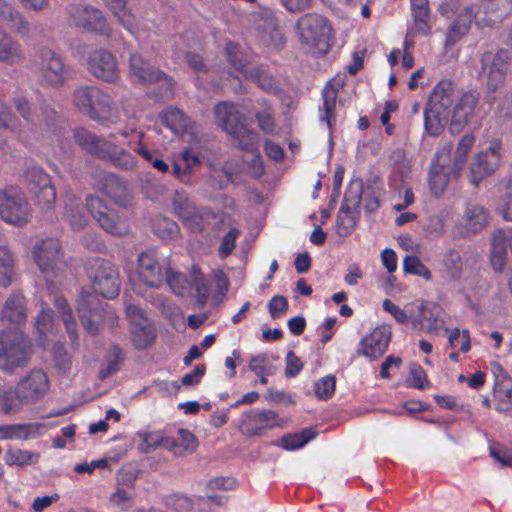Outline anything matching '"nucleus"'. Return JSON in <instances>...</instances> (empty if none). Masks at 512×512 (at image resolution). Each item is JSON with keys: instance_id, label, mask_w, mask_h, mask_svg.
Here are the masks:
<instances>
[{"instance_id": "8", "label": "nucleus", "mask_w": 512, "mask_h": 512, "mask_svg": "<svg viewBox=\"0 0 512 512\" xmlns=\"http://www.w3.org/2000/svg\"><path fill=\"white\" fill-rule=\"evenodd\" d=\"M32 214L24 193L16 187L0 191V217L13 225L28 223Z\"/></svg>"}, {"instance_id": "16", "label": "nucleus", "mask_w": 512, "mask_h": 512, "mask_svg": "<svg viewBox=\"0 0 512 512\" xmlns=\"http://www.w3.org/2000/svg\"><path fill=\"white\" fill-rule=\"evenodd\" d=\"M479 100L480 93L476 90L463 93L457 100L449 116L450 130L453 133L460 132L474 117Z\"/></svg>"}, {"instance_id": "34", "label": "nucleus", "mask_w": 512, "mask_h": 512, "mask_svg": "<svg viewBox=\"0 0 512 512\" xmlns=\"http://www.w3.org/2000/svg\"><path fill=\"white\" fill-rule=\"evenodd\" d=\"M2 320L19 324L26 318V309L24 305V297L20 293L11 294L5 301L2 313Z\"/></svg>"}, {"instance_id": "32", "label": "nucleus", "mask_w": 512, "mask_h": 512, "mask_svg": "<svg viewBox=\"0 0 512 512\" xmlns=\"http://www.w3.org/2000/svg\"><path fill=\"white\" fill-rule=\"evenodd\" d=\"M246 78L257 83L267 93L276 94L281 91L279 81L263 65L250 68L246 72Z\"/></svg>"}, {"instance_id": "43", "label": "nucleus", "mask_w": 512, "mask_h": 512, "mask_svg": "<svg viewBox=\"0 0 512 512\" xmlns=\"http://www.w3.org/2000/svg\"><path fill=\"white\" fill-rule=\"evenodd\" d=\"M323 115L321 120L325 121L329 128L332 126V122L335 121V108L338 91L337 89L328 83L323 89Z\"/></svg>"}, {"instance_id": "46", "label": "nucleus", "mask_w": 512, "mask_h": 512, "mask_svg": "<svg viewBox=\"0 0 512 512\" xmlns=\"http://www.w3.org/2000/svg\"><path fill=\"white\" fill-rule=\"evenodd\" d=\"M34 430L35 425L31 423L0 425V440L28 439Z\"/></svg>"}, {"instance_id": "37", "label": "nucleus", "mask_w": 512, "mask_h": 512, "mask_svg": "<svg viewBox=\"0 0 512 512\" xmlns=\"http://www.w3.org/2000/svg\"><path fill=\"white\" fill-rule=\"evenodd\" d=\"M463 261L460 253L454 249L449 250L443 259L442 277L448 282H454L461 278Z\"/></svg>"}, {"instance_id": "19", "label": "nucleus", "mask_w": 512, "mask_h": 512, "mask_svg": "<svg viewBox=\"0 0 512 512\" xmlns=\"http://www.w3.org/2000/svg\"><path fill=\"white\" fill-rule=\"evenodd\" d=\"M12 103L21 118L32 129L41 127L43 124L48 125L56 114L49 104H42L39 109L33 108L29 100L22 95L14 97Z\"/></svg>"}, {"instance_id": "7", "label": "nucleus", "mask_w": 512, "mask_h": 512, "mask_svg": "<svg viewBox=\"0 0 512 512\" xmlns=\"http://www.w3.org/2000/svg\"><path fill=\"white\" fill-rule=\"evenodd\" d=\"M87 274L92 282L94 293L104 298H114L120 290L119 274L116 267L101 258L92 259L87 265Z\"/></svg>"}, {"instance_id": "40", "label": "nucleus", "mask_w": 512, "mask_h": 512, "mask_svg": "<svg viewBox=\"0 0 512 512\" xmlns=\"http://www.w3.org/2000/svg\"><path fill=\"white\" fill-rule=\"evenodd\" d=\"M24 402L19 398L17 387H0V411L9 414L21 411Z\"/></svg>"}, {"instance_id": "1", "label": "nucleus", "mask_w": 512, "mask_h": 512, "mask_svg": "<svg viewBox=\"0 0 512 512\" xmlns=\"http://www.w3.org/2000/svg\"><path fill=\"white\" fill-rule=\"evenodd\" d=\"M74 107L83 115L100 123L114 124L119 112L112 97L97 86H80L72 93Z\"/></svg>"}, {"instance_id": "39", "label": "nucleus", "mask_w": 512, "mask_h": 512, "mask_svg": "<svg viewBox=\"0 0 512 512\" xmlns=\"http://www.w3.org/2000/svg\"><path fill=\"white\" fill-rule=\"evenodd\" d=\"M488 216L489 212L483 206L469 204L465 212L467 228L473 233L482 230L488 223Z\"/></svg>"}, {"instance_id": "22", "label": "nucleus", "mask_w": 512, "mask_h": 512, "mask_svg": "<svg viewBox=\"0 0 512 512\" xmlns=\"http://www.w3.org/2000/svg\"><path fill=\"white\" fill-rule=\"evenodd\" d=\"M140 279L150 287L159 288L164 281V274L154 250L142 252L137 259Z\"/></svg>"}, {"instance_id": "48", "label": "nucleus", "mask_w": 512, "mask_h": 512, "mask_svg": "<svg viewBox=\"0 0 512 512\" xmlns=\"http://www.w3.org/2000/svg\"><path fill=\"white\" fill-rule=\"evenodd\" d=\"M153 231L161 239L172 240L178 236L179 226L170 218L159 217L153 222Z\"/></svg>"}, {"instance_id": "11", "label": "nucleus", "mask_w": 512, "mask_h": 512, "mask_svg": "<svg viewBox=\"0 0 512 512\" xmlns=\"http://www.w3.org/2000/svg\"><path fill=\"white\" fill-rule=\"evenodd\" d=\"M35 255L39 268L47 276L56 277L66 267L61 244L57 239H46L36 245Z\"/></svg>"}, {"instance_id": "56", "label": "nucleus", "mask_w": 512, "mask_h": 512, "mask_svg": "<svg viewBox=\"0 0 512 512\" xmlns=\"http://www.w3.org/2000/svg\"><path fill=\"white\" fill-rule=\"evenodd\" d=\"M403 269L405 273L423 277L425 280L432 278L431 271L416 256L407 255L403 261Z\"/></svg>"}, {"instance_id": "47", "label": "nucleus", "mask_w": 512, "mask_h": 512, "mask_svg": "<svg viewBox=\"0 0 512 512\" xmlns=\"http://www.w3.org/2000/svg\"><path fill=\"white\" fill-rule=\"evenodd\" d=\"M123 359L124 355L121 348L118 346L111 347L106 364L99 370V378L104 380L115 374L120 369Z\"/></svg>"}, {"instance_id": "26", "label": "nucleus", "mask_w": 512, "mask_h": 512, "mask_svg": "<svg viewBox=\"0 0 512 512\" xmlns=\"http://www.w3.org/2000/svg\"><path fill=\"white\" fill-rule=\"evenodd\" d=\"M74 139L83 150L100 159L108 155V149L112 147L111 141L98 137L96 134L84 128L75 130Z\"/></svg>"}, {"instance_id": "18", "label": "nucleus", "mask_w": 512, "mask_h": 512, "mask_svg": "<svg viewBox=\"0 0 512 512\" xmlns=\"http://www.w3.org/2000/svg\"><path fill=\"white\" fill-rule=\"evenodd\" d=\"M69 22L88 31L106 33L107 27L100 10L84 5H70L68 8Z\"/></svg>"}, {"instance_id": "6", "label": "nucleus", "mask_w": 512, "mask_h": 512, "mask_svg": "<svg viewBox=\"0 0 512 512\" xmlns=\"http://www.w3.org/2000/svg\"><path fill=\"white\" fill-rule=\"evenodd\" d=\"M30 357V343L20 331L14 329L0 333V367L8 372L23 367Z\"/></svg>"}, {"instance_id": "30", "label": "nucleus", "mask_w": 512, "mask_h": 512, "mask_svg": "<svg viewBox=\"0 0 512 512\" xmlns=\"http://www.w3.org/2000/svg\"><path fill=\"white\" fill-rule=\"evenodd\" d=\"M472 6H465L451 24L446 38L447 45H453L466 35L471 27V23L476 18Z\"/></svg>"}, {"instance_id": "58", "label": "nucleus", "mask_w": 512, "mask_h": 512, "mask_svg": "<svg viewBox=\"0 0 512 512\" xmlns=\"http://www.w3.org/2000/svg\"><path fill=\"white\" fill-rule=\"evenodd\" d=\"M0 127L19 132L21 123L18 117L12 112L11 108L0 100Z\"/></svg>"}, {"instance_id": "62", "label": "nucleus", "mask_w": 512, "mask_h": 512, "mask_svg": "<svg viewBox=\"0 0 512 512\" xmlns=\"http://www.w3.org/2000/svg\"><path fill=\"white\" fill-rule=\"evenodd\" d=\"M336 380L334 376H325L315 383V394L321 400L332 397L335 391Z\"/></svg>"}, {"instance_id": "14", "label": "nucleus", "mask_w": 512, "mask_h": 512, "mask_svg": "<svg viewBox=\"0 0 512 512\" xmlns=\"http://www.w3.org/2000/svg\"><path fill=\"white\" fill-rule=\"evenodd\" d=\"M499 150L500 143L493 141L486 150L476 155L470 165L469 173V180L473 185L478 186L484 178L497 170L501 159Z\"/></svg>"}, {"instance_id": "51", "label": "nucleus", "mask_w": 512, "mask_h": 512, "mask_svg": "<svg viewBox=\"0 0 512 512\" xmlns=\"http://www.w3.org/2000/svg\"><path fill=\"white\" fill-rule=\"evenodd\" d=\"M506 240L500 236H494L491 248V264L495 271H502L507 259Z\"/></svg>"}, {"instance_id": "52", "label": "nucleus", "mask_w": 512, "mask_h": 512, "mask_svg": "<svg viewBox=\"0 0 512 512\" xmlns=\"http://www.w3.org/2000/svg\"><path fill=\"white\" fill-rule=\"evenodd\" d=\"M315 436L316 433L312 429H304L300 433L284 436L281 439V446L286 450H295L303 447Z\"/></svg>"}, {"instance_id": "15", "label": "nucleus", "mask_w": 512, "mask_h": 512, "mask_svg": "<svg viewBox=\"0 0 512 512\" xmlns=\"http://www.w3.org/2000/svg\"><path fill=\"white\" fill-rule=\"evenodd\" d=\"M29 190L35 194L43 208H51L56 201V191L51 184L50 176L39 167H32L24 174Z\"/></svg>"}, {"instance_id": "42", "label": "nucleus", "mask_w": 512, "mask_h": 512, "mask_svg": "<svg viewBox=\"0 0 512 512\" xmlns=\"http://www.w3.org/2000/svg\"><path fill=\"white\" fill-rule=\"evenodd\" d=\"M58 311L61 313L62 320L64 322L67 333L69 334L71 345L73 348H78V334H77V323L72 316L71 310L68 303L63 298H57L55 301Z\"/></svg>"}, {"instance_id": "21", "label": "nucleus", "mask_w": 512, "mask_h": 512, "mask_svg": "<svg viewBox=\"0 0 512 512\" xmlns=\"http://www.w3.org/2000/svg\"><path fill=\"white\" fill-rule=\"evenodd\" d=\"M97 187L119 206H127L131 201L126 182L114 173H99Z\"/></svg>"}, {"instance_id": "53", "label": "nucleus", "mask_w": 512, "mask_h": 512, "mask_svg": "<svg viewBox=\"0 0 512 512\" xmlns=\"http://www.w3.org/2000/svg\"><path fill=\"white\" fill-rule=\"evenodd\" d=\"M162 122L172 130L184 129L188 120L184 112L175 107H169L161 113Z\"/></svg>"}, {"instance_id": "57", "label": "nucleus", "mask_w": 512, "mask_h": 512, "mask_svg": "<svg viewBox=\"0 0 512 512\" xmlns=\"http://www.w3.org/2000/svg\"><path fill=\"white\" fill-rule=\"evenodd\" d=\"M54 366L57 371L65 374L71 370L72 356L62 344H55L53 348Z\"/></svg>"}, {"instance_id": "55", "label": "nucleus", "mask_w": 512, "mask_h": 512, "mask_svg": "<svg viewBox=\"0 0 512 512\" xmlns=\"http://www.w3.org/2000/svg\"><path fill=\"white\" fill-rule=\"evenodd\" d=\"M135 493L133 490L119 487L109 497V502L114 507L119 508L122 511H127L133 505Z\"/></svg>"}, {"instance_id": "59", "label": "nucleus", "mask_w": 512, "mask_h": 512, "mask_svg": "<svg viewBox=\"0 0 512 512\" xmlns=\"http://www.w3.org/2000/svg\"><path fill=\"white\" fill-rule=\"evenodd\" d=\"M105 4L126 28L133 24L132 15L126 12L127 0H104Z\"/></svg>"}, {"instance_id": "63", "label": "nucleus", "mask_w": 512, "mask_h": 512, "mask_svg": "<svg viewBox=\"0 0 512 512\" xmlns=\"http://www.w3.org/2000/svg\"><path fill=\"white\" fill-rule=\"evenodd\" d=\"M448 340L451 347H456L460 344V351L463 353L468 352L471 348L470 334L466 329L461 332L458 328H454Z\"/></svg>"}, {"instance_id": "28", "label": "nucleus", "mask_w": 512, "mask_h": 512, "mask_svg": "<svg viewBox=\"0 0 512 512\" xmlns=\"http://www.w3.org/2000/svg\"><path fill=\"white\" fill-rule=\"evenodd\" d=\"M448 155L444 152L437 153L436 162L432 163L428 173V183L432 195L439 198L444 194L449 183V172L445 168L444 162H441L443 158Z\"/></svg>"}, {"instance_id": "35", "label": "nucleus", "mask_w": 512, "mask_h": 512, "mask_svg": "<svg viewBox=\"0 0 512 512\" xmlns=\"http://www.w3.org/2000/svg\"><path fill=\"white\" fill-rule=\"evenodd\" d=\"M414 21V30L422 35H428L431 30L430 9L428 0H410Z\"/></svg>"}, {"instance_id": "64", "label": "nucleus", "mask_w": 512, "mask_h": 512, "mask_svg": "<svg viewBox=\"0 0 512 512\" xmlns=\"http://www.w3.org/2000/svg\"><path fill=\"white\" fill-rule=\"evenodd\" d=\"M65 216L73 230H82L88 221L78 206H71L66 210Z\"/></svg>"}, {"instance_id": "29", "label": "nucleus", "mask_w": 512, "mask_h": 512, "mask_svg": "<svg viewBox=\"0 0 512 512\" xmlns=\"http://www.w3.org/2000/svg\"><path fill=\"white\" fill-rule=\"evenodd\" d=\"M25 58L21 44L0 27V62L15 64Z\"/></svg>"}, {"instance_id": "44", "label": "nucleus", "mask_w": 512, "mask_h": 512, "mask_svg": "<svg viewBox=\"0 0 512 512\" xmlns=\"http://www.w3.org/2000/svg\"><path fill=\"white\" fill-rule=\"evenodd\" d=\"M358 214L357 211L340 207L337 215L336 233L341 237L350 235L355 229Z\"/></svg>"}, {"instance_id": "5", "label": "nucleus", "mask_w": 512, "mask_h": 512, "mask_svg": "<svg viewBox=\"0 0 512 512\" xmlns=\"http://www.w3.org/2000/svg\"><path fill=\"white\" fill-rule=\"evenodd\" d=\"M296 30L302 43L317 48L326 54L332 38V27L328 20L317 13H306L296 22Z\"/></svg>"}, {"instance_id": "33", "label": "nucleus", "mask_w": 512, "mask_h": 512, "mask_svg": "<svg viewBox=\"0 0 512 512\" xmlns=\"http://www.w3.org/2000/svg\"><path fill=\"white\" fill-rule=\"evenodd\" d=\"M228 135L233 139L240 150L253 152L257 149L259 135L255 130L248 127L247 121L237 128H234Z\"/></svg>"}, {"instance_id": "31", "label": "nucleus", "mask_w": 512, "mask_h": 512, "mask_svg": "<svg viewBox=\"0 0 512 512\" xmlns=\"http://www.w3.org/2000/svg\"><path fill=\"white\" fill-rule=\"evenodd\" d=\"M131 341L136 349H145L156 337L154 326L146 321H134L130 325Z\"/></svg>"}, {"instance_id": "49", "label": "nucleus", "mask_w": 512, "mask_h": 512, "mask_svg": "<svg viewBox=\"0 0 512 512\" xmlns=\"http://www.w3.org/2000/svg\"><path fill=\"white\" fill-rule=\"evenodd\" d=\"M40 455L21 449H9L5 454V462L9 466L31 465L38 462Z\"/></svg>"}, {"instance_id": "23", "label": "nucleus", "mask_w": 512, "mask_h": 512, "mask_svg": "<svg viewBox=\"0 0 512 512\" xmlns=\"http://www.w3.org/2000/svg\"><path fill=\"white\" fill-rule=\"evenodd\" d=\"M172 206L174 213L192 230H202V216L200 210L194 205L184 191H175L172 198Z\"/></svg>"}, {"instance_id": "10", "label": "nucleus", "mask_w": 512, "mask_h": 512, "mask_svg": "<svg viewBox=\"0 0 512 512\" xmlns=\"http://www.w3.org/2000/svg\"><path fill=\"white\" fill-rule=\"evenodd\" d=\"M86 206L99 226L107 233L115 236H122L127 233V227L118 212L109 207L99 196L88 195Z\"/></svg>"}, {"instance_id": "3", "label": "nucleus", "mask_w": 512, "mask_h": 512, "mask_svg": "<svg viewBox=\"0 0 512 512\" xmlns=\"http://www.w3.org/2000/svg\"><path fill=\"white\" fill-rule=\"evenodd\" d=\"M33 67L37 81L43 88L58 89L72 78L69 66L53 50L41 48L34 56Z\"/></svg>"}, {"instance_id": "61", "label": "nucleus", "mask_w": 512, "mask_h": 512, "mask_svg": "<svg viewBox=\"0 0 512 512\" xmlns=\"http://www.w3.org/2000/svg\"><path fill=\"white\" fill-rule=\"evenodd\" d=\"M131 150L141 156L146 162L152 161V158L158 154L157 150H151L145 142V133H137V141L129 142Z\"/></svg>"}, {"instance_id": "24", "label": "nucleus", "mask_w": 512, "mask_h": 512, "mask_svg": "<svg viewBox=\"0 0 512 512\" xmlns=\"http://www.w3.org/2000/svg\"><path fill=\"white\" fill-rule=\"evenodd\" d=\"M130 76L140 83L165 81L172 85V80L163 71L145 62L141 55L132 54L129 59Z\"/></svg>"}, {"instance_id": "25", "label": "nucleus", "mask_w": 512, "mask_h": 512, "mask_svg": "<svg viewBox=\"0 0 512 512\" xmlns=\"http://www.w3.org/2000/svg\"><path fill=\"white\" fill-rule=\"evenodd\" d=\"M213 112L216 124L227 134L247 121L245 115L238 109L237 104L233 102H219L215 105Z\"/></svg>"}, {"instance_id": "60", "label": "nucleus", "mask_w": 512, "mask_h": 512, "mask_svg": "<svg viewBox=\"0 0 512 512\" xmlns=\"http://www.w3.org/2000/svg\"><path fill=\"white\" fill-rule=\"evenodd\" d=\"M258 127L265 134L272 135L275 133V120L273 116V110L270 106H266L263 110L255 113Z\"/></svg>"}, {"instance_id": "4", "label": "nucleus", "mask_w": 512, "mask_h": 512, "mask_svg": "<svg viewBox=\"0 0 512 512\" xmlns=\"http://www.w3.org/2000/svg\"><path fill=\"white\" fill-rule=\"evenodd\" d=\"M107 304L93 292L82 291L77 299V311L84 329L96 335L102 325L114 326L117 317Z\"/></svg>"}, {"instance_id": "20", "label": "nucleus", "mask_w": 512, "mask_h": 512, "mask_svg": "<svg viewBox=\"0 0 512 512\" xmlns=\"http://www.w3.org/2000/svg\"><path fill=\"white\" fill-rule=\"evenodd\" d=\"M512 11V0H481L476 24L494 27L502 23Z\"/></svg>"}, {"instance_id": "38", "label": "nucleus", "mask_w": 512, "mask_h": 512, "mask_svg": "<svg viewBox=\"0 0 512 512\" xmlns=\"http://www.w3.org/2000/svg\"><path fill=\"white\" fill-rule=\"evenodd\" d=\"M102 159L109 160L113 166L122 170H132L137 166L136 157L113 142L112 147L108 149V155L103 156Z\"/></svg>"}, {"instance_id": "54", "label": "nucleus", "mask_w": 512, "mask_h": 512, "mask_svg": "<svg viewBox=\"0 0 512 512\" xmlns=\"http://www.w3.org/2000/svg\"><path fill=\"white\" fill-rule=\"evenodd\" d=\"M164 279L176 295L183 296L190 289V281L186 276L172 270L171 268L167 269Z\"/></svg>"}, {"instance_id": "9", "label": "nucleus", "mask_w": 512, "mask_h": 512, "mask_svg": "<svg viewBox=\"0 0 512 512\" xmlns=\"http://www.w3.org/2000/svg\"><path fill=\"white\" fill-rule=\"evenodd\" d=\"M480 77L486 79L489 90L495 91L505 80L511 64V54L506 49L496 52L486 51L482 54Z\"/></svg>"}, {"instance_id": "12", "label": "nucleus", "mask_w": 512, "mask_h": 512, "mask_svg": "<svg viewBox=\"0 0 512 512\" xmlns=\"http://www.w3.org/2000/svg\"><path fill=\"white\" fill-rule=\"evenodd\" d=\"M88 71L97 79L117 83L120 79L118 61L114 54L105 49H96L87 58Z\"/></svg>"}, {"instance_id": "2", "label": "nucleus", "mask_w": 512, "mask_h": 512, "mask_svg": "<svg viewBox=\"0 0 512 512\" xmlns=\"http://www.w3.org/2000/svg\"><path fill=\"white\" fill-rule=\"evenodd\" d=\"M454 93V84L449 80L440 81L431 92L424 111L425 129L430 135H439L449 123Z\"/></svg>"}, {"instance_id": "45", "label": "nucleus", "mask_w": 512, "mask_h": 512, "mask_svg": "<svg viewBox=\"0 0 512 512\" xmlns=\"http://www.w3.org/2000/svg\"><path fill=\"white\" fill-rule=\"evenodd\" d=\"M474 136L472 134H466L462 137L457 145L454 155V167L453 174L458 177L461 169L463 168L466 156L474 145Z\"/></svg>"}, {"instance_id": "41", "label": "nucleus", "mask_w": 512, "mask_h": 512, "mask_svg": "<svg viewBox=\"0 0 512 512\" xmlns=\"http://www.w3.org/2000/svg\"><path fill=\"white\" fill-rule=\"evenodd\" d=\"M365 193L364 184L361 180H352L345 192L341 207L346 210L359 212L362 196Z\"/></svg>"}, {"instance_id": "36", "label": "nucleus", "mask_w": 512, "mask_h": 512, "mask_svg": "<svg viewBox=\"0 0 512 512\" xmlns=\"http://www.w3.org/2000/svg\"><path fill=\"white\" fill-rule=\"evenodd\" d=\"M494 398L496 401L495 409L498 412L512 411V378L503 375L495 384Z\"/></svg>"}, {"instance_id": "27", "label": "nucleus", "mask_w": 512, "mask_h": 512, "mask_svg": "<svg viewBox=\"0 0 512 512\" xmlns=\"http://www.w3.org/2000/svg\"><path fill=\"white\" fill-rule=\"evenodd\" d=\"M390 333L383 329H375L369 336L360 341L357 353L371 359H377L387 350Z\"/></svg>"}, {"instance_id": "17", "label": "nucleus", "mask_w": 512, "mask_h": 512, "mask_svg": "<svg viewBox=\"0 0 512 512\" xmlns=\"http://www.w3.org/2000/svg\"><path fill=\"white\" fill-rule=\"evenodd\" d=\"M274 426H281L275 411L250 410L242 417L240 431L248 437L261 436L265 430Z\"/></svg>"}, {"instance_id": "50", "label": "nucleus", "mask_w": 512, "mask_h": 512, "mask_svg": "<svg viewBox=\"0 0 512 512\" xmlns=\"http://www.w3.org/2000/svg\"><path fill=\"white\" fill-rule=\"evenodd\" d=\"M14 259L6 246H0V285L6 287L12 281Z\"/></svg>"}, {"instance_id": "13", "label": "nucleus", "mask_w": 512, "mask_h": 512, "mask_svg": "<svg viewBox=\"0 0 512 512\" xmlns=\"http://www.w3.org/2000/svg\"><path fill=\"white\" fill-rule=\"evenodd\" d=\"M19 398L25 405H31L41 400L50 388V381L42 369H33L17 384Z\"/></svg>"}]
</instances>
